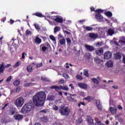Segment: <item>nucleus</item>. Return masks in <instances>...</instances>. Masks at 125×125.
Returning a JSON list of instances; mask_svg holds the SVG:
<instances>
[{
    "label": "nucleus",
    "mask_w": 125,
    "mask_h": 125,
    "mask_svg": "<svg viewBox=\"0 0 125 125\" xmlns=\"http://www.w3.org/2000/svg\"><path fill=\"white\" fill-rule=\"evenodd\" d=\"M46 95L44 92H37L33 98V101L35 105L37 107L43 106L45 102Z\"/></svg>",
    "instance_id": "f257e3e1"
},
{
    "label": "nucleus",
    "mask_w": 125,
    "mask_h": 125,
    "mask_svg": "<svg viewBox=\"0 0 125 125\" xmlns=\"http://www.w3.org/2000/svg\"><path fill=\"white\" fill-rule=\"evenodd\" d=\"M59 113H60L62 116H68L70 115L71 110L68 106H62L59 109Z\"/></svg>",
    "instance_id": "f03ea898"
},
{
    "label": "nucleus",
    "mask_w": 125,
    "mask_h": 125,
    "mask_svg": "<svg viewBox=\"0 0 125 125\" xmlns=\"http://www.w3.org/2000/svg\"><path fill=\"white\" fill-rule=\"evenodd\" d=\"M32 104L27 103L26 104L21 108V113L22 114H27L28 112H30L32 110Z\"/></svg>",
    "instance_id": "7ed1b4c3"
},
{
    "label": "nucleus",
    "mask_w": 125,
    "mask_h": 125,
    "mask_svg": "<svg viewBox=\"0 0 125 125\" xmlns=\"http://www.w3.org/2000/svg\"><path fill=\"white\" fill-rule=\"evenodd\" d=\"M50 88L51 89H55V91H59V90H66V91H68L69 90V87L67 85H65L64 86L62 85L57 86V85H53L51 86Z\"/></svg>",
    "instance_id": "20e7f679"
},
{
    "label": "nucleus",
    "mask_w": 125,
    "mask_h": 125,
    "mask_svg": "<svg viewBox=\"0 0 125 125\" xmlns=\"http://www.w3.org/2000/svg\"><path fill=\"white\" fill-rule=\"evenodd\" d=\"M14 104L18 108L22 107L24 104V99L21 97L18 98L15 100Z\"/></svg>",
    "instance_id": "39448f33"
},
{
    "label": "nucleus",
    "mask_w": 125,
    "mask_h": 125,
    "mask_svg": "<svg viewBox=\"0 0 125 125\" xmlns=\"http://www.w3.org/2000/svg\"><path fill=\"white\" fill-rule=\"evenodd\" d=\"M11 64H7L4 66V62H1L0 64V74H3L4 72V70H5V68H8V67H10Z\"/></svg>",
    "instance_id": "423d86ee"
},
{
    "label": "nucleus",
    "mask_w": 125,
    "mask_h": 125,
    "mask_svg": "<svg viewBox=\"0 0 125 125\" xmlns=\"http://www.w3.org/2000/svg\"><path fill=\"white\" fill-rule=\"evenodd\" d=\"M55 17V18L54 19V21H55V22H56V23H63V18L59 17V16H56Z\"/></svg>",
    "instance_id": "0eeeda50"
},
{
    "label": "nucleus",
    "mask_w": 125,
    "mask_h": 125,
    "mask_svg": "<svg viewBox=\"0 0 125 125\" xmlns=\"http://www.w3.org/2000/svg\"><path fill=\"white\" fill-rule=\"evenodd\" d=\"M103 52H104V50L102 48H99L95 50V53L98 56H101L103 54Z\"/></svg>",
    "instance_id": "6e6552de"
},
{
    "label": "nucleus",
    "mask_w": 125,
    "mask_h": 125,
    "mask_svg": "<svg viewBox=\"0 0 125 125\" xmlns=\"http://www.w3.org/2000/svg\"><path fill=\"white\" fill-rule=\"evenodd\" d=\"M112 57V53L110 51H107L104 54V59L108 60Z\"/></svg>",
    "instance_id": "1a4fd4ad"
},
{
    "label": "nucleus",
    "mask_w": 125,
    "mask_h": 125,
    "mask_svg": "<svg viewBox=\"0 0 125 125\" xmlns=\"http://www.w3.org/2000/svg\"><path fill=\"white\" fill-rule=\"evenodd\" d=\"M85 48L87 51H89L90 52H92V51H93L95 49V48L93 46L90 45H85Z\"/></svg>",
    "instance_id": "9d476101"
},
{
    "label": "nucleus",
    "mask_w": 125,
    "mask_h": 125,
    "mask_svg": "<svg viewBox=\"0 0 125 125\" xmlns=\"http://www.w3.org/2000/svg\"><path fill=\"white\" fill-rule=\"evenodd\" d=\"M89 37L92 40H96L98 38V34L94 33H90L89 34Z\"/></svg>",
    "instance_id": "9b49d317"
},
{
    "label": "nucleus",
    "mask_w": 125,
    "mask_h": 125,
    "mask_svg": "<svg viewBox=\"0 0 125 125\" xmlns=\"http://www.w3.org/2000/svg\"><path fill=\"white\" fill-rule=\"evenodd\" d=\"M90 10L91 12L95 11L96 13H103V12H104V10L101 9H98L95 10V8H94V7H91L90 8Z\"/></svg>",
    "instance_id": "f8f14e48"
},
{
    "label": "nucleus",
    "mask_w": 125,
    "mask_h": 125,
    "mask_svg": "<svg viewBox=\"0 0 125 125\" xmlns=\"http://www.w3.org/2000/svg\"><path fill=\"white\" fill-rule=\"evenodd\" d=\"M96 104L98 110L102 111V105H101V103H100V100H96Z\"/></svg>",
    "instance_id": "ddd939ff"
},
{
    "label": "nucleus",
    "mask_w": 125,
    "mask_h": 125,
    "mask_svg": "<svg viewBox=\"0 0 125 125\" xmlns=\"http://www.w3.org/2000/svg\"><path fill=\"white\" fill-rule=\"evenodd\" d=\"M98 14H96L95 18L98 21H101L103 20V17L100 14V13H97Z\"/></svg>",
    "instance_id": "4468645a"
},
{
    "label": "nucleus",
    "mask_w": 125,
    "mask_h": 125,
    "mask_svg": "<svg viewBox=\"0 0 125 125\" xmlns=\"http://www.w3.org/2000/svg\"><path fill=\"white\" fill-rule=\"evenodd\" d=\"M78 86L80 87V88H82L83 89H86V88H87V85L83 83H79Z\"/></svg>",
    "instance_id": "2eb2a0df"
},
{
    "label": "nucleus",
    "mask_w": 125,
    "mask_h": 125,
    "mask_svg": "<svg viewBox=\"0 0 125 125\" xmlns=\"http://www.w3.org/2000/svg\"><path fill=\"white\" fill-rule=\"evenodd\" d=\"M99 81H101V78L99 76L97 77V79L96 78L92 79V82L96 84H99Z\"/></svg>",
    "instance_id": "dca6fc26"
},
{
    "label": "nucleus",
    "mask_w": 125,
    "mask_h": 125,
    "mask_svg": "<svg viewBox=\"0 0 125 125\" xmlns=\"http://www.w3.org/2000/svg\"><path fill=\"white\" fill-rule=\"evenodd\" d=\"M14 118L15 120H16V121H20L21 120H22V119H23V115L20 114H17L16 115H15L14 116Z\"/></svg>",
    "instance_id": "f3484780"
},
{
    "label": "nucleus",
    "mask_w": 125,
    "mask_h": 125,
    "mask_svg": "<svg viewBox=\"0 0 125 125\" xmlns=\"http://www.w3.org/2000/svg\"><path fill=\"white\" fill-rule=\"evenodd\" d=\"M32 15H34V16H37V17H39L40 18H42V17H44L42 13L40 12H36L32 14Z\"/></svg>",
    "instance_id": "a211bd4d"
},
{
    "label": "nucleus",
    "mask_w": 125,
    "mask_h": 125,
    "mask_svg": "<svg viewBox=\"0 0 125 125\" xmlns=\"http://www.w3.org/2000/svg\"><path fill=\"white\" fill-rule=\"evenodd\" d=\"M40 48L41 49L42 51V52H46V50H47V47L44 46V44H42L40 46Z\"/></svg>",
    "instance_id": "6ab92c4d"
},
{
    "label": "nucleus",
    "mask_w": 125,
    "mask_h": 125,
    "mask_svg": "<svg viewBox=\"0 0 125 125\" xmlns=\"http://www.w3.org/2000/svg\"><path fill=\"white\" fill-rule=\"evenodd\" d=\"M109 111L112 115H114V114H116V113H117V108L110 107L109 108Z\"/></svg>",
    "instance_id": "aec40b11"
},
{
    "label": "nucleus",
    "mask_w": 125,
    "mask_h": 125,
    "mask_svg": "<svg viewBox=\"0 0 125 125\" xmlns=\"http://www.w3.org/2000/svg\"><path fill=\"white\" fill-rule=\"evenodd\" d=\"M115 59H116V60L122 59V55H121V53L119 52L116 53V54H115Z\"/></svg>",
    "instance_id": "412c9836"
},
{
    "label": "nucleus",
    "mask_w": 125,
    "mask_h": 125,
    "mask_svg": "<svg viewBox=\"0 0 125 125\" xmlns=\"http://www.w3.org/2000/svg\"><path fill=\"white\" fill-rule=\"evenodd\" d=\"M107 35L109 36H112L115 34V31L112 29H109L107 31Z\"/></svg>",
    "instance_id": "4be33fe9"
},
{
    "label": "nucleus",
    "mask_w": 125,
    "mask_h": 125,
    "mask_svg": "<svg viewBox=\"0 0 125 125\" xmlns=\"http://www.w3.org/2000/svg\"><path fill=\"white\" fill-rule=\"evenodd\" d=\"M35 42L37 44H40L42 42V39L38 37H36L35 39Z\"/></svg>",
    "instance_id": "5701e85b"
},
{
    "label": "nucleus",
    "mask_w": 125,
    "mask_h": 125,
    "mask_svg": "<svg viewBox=\"0 0 125 125\" xmlns=\"http://www.w3.org/2000/svg\"><path fill=\"white\" fill-rule=\"evenodd\" d=\"M106 66L108 68H110V67H113V61H108L106 62Z\"/></svg>",
    "instance_id": "b1692460"
},
{
    "label": "nucleus",
    "mask_w": 125,
    "mask_h": 125,
    "mask_svg": "<svg viewBox=\"0 0 125 125\" xmlns=\"http://www.w3.org/2000/svg\"><path fill=\"white\" fill-rule=\"evenodd\" d=\"M93 121H94L93 119H92V118L91 117H89L87 120V122L88 124H89L90 125H94V123H93Z\"/></svg>",
    "instance_id": "393cba45"
},
{
    "label": "nucleus",
    "mask_w": 125,
    "mask_h": 125,
    "mask_svg": "<svg viewBox=\"0 0 125 125\" xmlns=\"http://www.w3.org/2000/svg\"><path fill=\"white\" fill-rule=\"evenodd\" d=\"M83 100H88V102H91L93 100V98L91 96H87L86 98H83Z\"/></svg>",
    "instance_id": "a878e982"
},
{
    "label": "nucleus",
    "mask_w": 125,
    "mask_h": 125,
    "mask_svg": "<svg viewBox=\"0 0 125 125\" xmlns=\"http://www.w3.org/2000/svg\"><path fill=\"white\" fill-rule=\"evenodd\" d=\"M83 29H85L86 31H92V30H93V27L85 26V25H83Z\"/></svg>",
    "instance_id": "bb28decb"
},
{
    "label": "nucleus",
    "mask_w": 125,
    "mask_h": 125,
    "mask_svg": "<svg viewBox=\"0 0 125 125\" xmlns=\"http://www.w3.org/2000/svg\"><path fill=\"white\" fill-rule=\"evenodd\" d=\"M61 29V28L60 27V26H55L54 29V33L56 34V33H57V32H59Z\"/></svg>",
    "instance_id": "cd10ccee"
},
{
    "label": "nucleus",
    "mask_w": 125,
    "mask_h": 125,
    "mask_svg": "<svg viewBox=\"0 0 125 125\" xmlns=\"http://www.w3.org/2000/svg\"><path fill=\"white\" fill-rule=\"evenodd\" d=\"M60 43L61 45L65 44L66 43V40H65V38H63L60 40Z\"/></svg>",
    "instance_id": "c85d7f7f"
},
{
    "label": "nucleus",
    "mask_w": 125,
    "mask_h": 125,
    "mask_svg": "<svg viewBox=\"0 0 125 125\" xmlns=\"http://www.w3.org/2000/svg\"><path fill=\"white\" fill-rule=\"evenodd\" d=\"M83 73L84 76H85V77H89V75L88 74V70L84 69Z\"/></svg>",
    "instance_id": "c756f323"
},
{
    "label": "nucleus",
    "mask_w": 125,
    "mask_h": 125,
    "mask_svg": "<svg viewBox=\"0 0 125 125\" xmlns=\"http://www.w3.org/2000/svg\"><path fill=\"white\" fill-rule=\"evenodd\" d=\"M26 69L27 72H29V73H31V72H33V67H32V66L31 65L28 66Z\"/></svg>",
    "instance_id": "7c9ffc66"
},
{
    "label": "nucleus",
    "mask_w": 125,
    "mask_h": 125,
    "mask_svg": "<svg viewBox=\"0 0 125 125\" xmlns=\"http://www.w3.org/2000/svg\"><path fill=\"white\" fill-rule=\"evenodd\" d=\"M104 14L106 16H107V17H111L112 15H113L111 12H105Z\"/></svg>",
    "instance_id": "2f4dec72"
},
{
    "label": "nucleus",
    "mask_w": 125,
    "mask_h": 125,
    "mask_svg": "<svg viewBox=\"0 0 125 125\" xmlns=\"http://www.w3.org/2000/svg\"><path fill=\"white\" fill-rule=\"evenodd\" d=\"M14 85L15 86H18V85H19V84H20V81L19 80H16L14 82Z\"/></svg>",
    "instance_id": "473e14b6"
},
{
    "label": "nucleus",
    "mask_w": 125,
    "mask_h": 125,
    "mask_svg": "<svg viewBox=\"0 0 125 125\" xmlns=\"http://www.w3.org/2000/svg\"><path fill=\"white\" fill-rule=\"evenodd\" d=\"M94 61L96 62V63H98V64H99L100 62H102V60L99 59L98 57L94 58Z\"/></svg>",
    "instance_id": "72a5a7b5"
},
{
    "label": "nucleus",
    "mask_w": 125,
    "mask_h": 125,
    "mask_svg": "<svg viewBox=\"0 0 125 125\" xmlns=\"http://www.w3.org/2000/svg\"><path fill=\"white\" fill-rule=\"evenodd\" d=\"M72 96H77V95L75 94H70V99H69V100H70V101H74V100H75V99L72 98Z\"/></svg>",
    "instance_id": "f704fd0d"
},
{
    "label": "nucleus",
    "mask_w": 125,
    "mask_h": 125,
    "mask_svg": "<svg viewBox=\"0 0 125 125\" xmlns=\"http://www.w3.org/2000/svg\"><path fill=\"white\" fill-rule=\"evenodd\" d=\"M34 26L35 27V29H36V30H37L38 31H40V30H41V27H40V26H39L38 24L34 23Z\"/></svg>",
    "instance_id": "c9c22d12"
},
{
    "label": "nucleus",
    "mask_w": 125,
    "mask_h": 125,
    "mask_svg": "<svg viewBox=\"0 0 125 125\" xmlns=\"http://www.w3.org/2000/svg\"><path fill=\"white\" fill-rule=\"evenodd\" d=\"M21 62H17L13 66V68H17V67H19L21 65Z\"/></svg>",
    "instance_id": "e433bc0d"
},
{
    "label": "nucleus",
    "mask_w": 125,
    "mask_h": 125,
    "mask_svg": "<svg viewBox=\"0 0 125 125\" xmlns=\"http://www.w3.org/2000/svg\"><path fill=\"white\" fill-rule=\"evenodd\" d=\"M52 109L54 111H58V110H59V107H58V106L56 105H54L53 106V108Z\"/></svg>",
    "instance_id": "4c0bfd02"
},
{
    "label": "nucleus",
    "mask_w": 125,
    "mask_h": 125,
    "mask_svg": "<svg viewBox=\"0 0 125 125\" xmlns=\"http://www.w3.org/2000/svg\"><path fill=\"white\" fill-rule=\"evenodd\" d=\"M41 120L42 121V122H43L44 123H45V122H46V121H47V117L46 116H43L41 119Z\"/></svg>",
    "instance_id": "58836bf2"
},
{
    "label": "nucleus",
    "mask_w": 125,
    "mask_h": 125,
    "mask_svg": "<svg viewBox=\"0 0 125 125\" xmlns=\"http://www.w3.org/2000/svg\"><path fill=\"white\" fill-rule=\"evenodd\" d=\"M41 80L43 82H49V80L46 78V77H42Z\"/></svg>",
    "instance_id": "ea45409f"
},
{
    "label": "nucleus",
    "mask_w": 125,
    "mask_h": 125,
    "mask_svg": "<svg viewBox=\"0 0 125 125\" xmlns=\"http://www.w3.org/2000/svg\"><path fill=\"white\" fill-rule=\"evenodd\" d=\"M49 38L50 40L53 41V42H56V39H55V37H54V36L51 35L50 36Z\"/></svg>",
    "instance_id": "a19ab883"
},
{
    "label": "nucleus",
    "mask_w": 125,
    "mask_h": 125,
    "mask_svg": "<svg viewBox=\"0 0 125 125\" xmlns=\"http://www.w3.org/2000/svg\"><path fill=\"white\" fill-rule=\"evenodd\" d=\"M36 67L37 68H41V67H42V62L37 63L36 64Z\"/></svg>",
    "instance_id": "79ce46f5"
},
{
    "label": "nucleus",
    "mask_w": 125,
    "mask_h": 125,
    "mask_svg": "<svg viewBox=\"0 0 125 125\" xmlns=\"http://www.w3.org/2000/svg\"><path fill=\"white\" fill-rule=\"evenodd\" d=\"M11 79H12V76H11L8 77L6 80V83H9L11 81Z\"/></svg>",
    "instance_id": "37998d69"
},
{
    "label": "nucleus",
    "mask_w": 125,
    "mask_h": 125,
    "mask_svg": "<svg viewBox=\"0 0 125 125\" xmlns=\"http://www.w3.org/2000/svg\"><path fill=\"white\" fill-rule=\"evenodd\" d=\"M66 40L67 44H69L72 42V41H71V39H70V38H66Z\"/></svg>",
    "instance_id": "c03bdc74"
},
{
    "label": "nucleus",
    "mask_w": 125,
    "mask_h": 125,
    "mask_svg": "<svg viewBox=\"0 0 125 125\" xmlns=\"http://www.w3.org/2000/svg\"><path fill=\"white\" fill-rule=\"evenodd\" d=\"M32 84H33L32 83H27L24 84V86H25V87H27V86H31Z\"/></svg>",
    "instance_id": "a18cd8bd"
},
{
    "label": "nucleus",
    "mask_w": 125,
    "mask_h": 125,
    "mask_svg": "<svg viewBox=\"0 0 125 125\" xmlns=\"http://www.w3.org/2000/svg\"><path fill=\"white\" fill-rule=\"evenodd\" d=\"M81 105H83V106H85V103L83 102H80L78 104V107H81Z\"/></svg>",
    "instance_id": "49530a36"
},
{
    "label": "nucleus",
    "mask_w": 125,
    "mask_h": 125,
    "mask_svg": "<svg viewBox=\"0 0 125 125\" xmlns=\"http://www.w3.org/2000/svg\"><path fill=\"white\" fill-rule=\"evenodd\" d=\"M59 83L61 84H63V83H65V81H64V80H63V79H60L59 81Z\"/></svg>",
    "instance_id": "de8ad7c7"
},
{
    "label": "nucleus",
    "mask_w": 125,
    "mask_h": 125,
    "mask_svg": "<svg viewBox=\"0 0 125 125\" xmlns=\"http://www.w3.org/2000/svg\"><path fill=\"white\" fill-rule=\"evenodd\" d=\"M62 77H63V78H65V79H68V78H69V75H68L66 73H63L62 74Z\"/></svg>",
    "instance_id": "09e8293b"
},
{
    "label": "nucleus",
    "mask_w": 125,
    "mask_h": 125,
    "mask_svg": "<svg viewBox=\"0 0 125 125\" xmlns=\"http://www.w3.org/2000/svg\"><path fill=\"white\" fill-rule=\"evenodd\" d=\"M76 79H77V80H80V81H82L83 78V77H82L81 76L78 75L76 76Z\"/></svg>",
    "instance_id": "8fccbe9b"
},
{
    "label": "nucleus",
    "mask_w": 125,
    "mask_h": 125,
    "mask_svg": "<svg viewBox=\"0 0 125 125\" xmlns=\"http://www.w3.org/2000/svg\"><path fill=\"white\" fill-rule=\"evenodd\" d=\"M118 42L119 43H123V44H125V40H119Z\"/></svg>",
    "instance_id": "3c124183"
},
{
    "label": "nucleus",
    "mask_w": 125,
    "mask_h": 125,
    "mask_svg": "<svg viewBox=\"0 0 125 125\" xmlns=\"http://www.w3.org/2000/svg\"><path fill=\"white\" fill-rule=\"evenodd\" d=\"M96 46H101L102 45V43L101 42H98L96 43Z\"/></svg>",
    "instance_id": "603ef678"
},
{
    "label": "nucleus",
    "mask_w": 125,
    "mask_h": 125,
    "mask_svg": "<svg viewBox=\"0 0 125 125\" xmlns=\"http://www.w3.org/2000/svg\"><path fill=\"white\" fill-rule=\"evenodd\" d=\"M40 113H44V114H46L47 113V109H43L40 111Z\"/></svg>",
    "instance_id": "864d4df0"
},
{
    "label": "nucleus",
    "mask_w": 125,
    "mask_h": 125,
    "mask_svg": "<svg viewBox=\"0 0 125 125\" xmlns=\"http://www.w3.org/2000/svg\"><path fill=\"white\" fill-rule=\"evenodd\" d=\"M102 125L101 121H97L95 124V125Z\"/></svg>",
    "instance_id": "5fc2aeb1"
},
{
    "label": "nucleus",
    "mask_w": 125,
    "mask_h": 125,
    "mask_svg": "<svg viewBox=\"0 0 125 125\" xmlns=\"http://www.w3.org/2000/svg\"><path fill=\"white\" fill-rule=\"evenodd\" d=\"M7 106H8V104H6L1 109V110H2V111H3V110H4V109H5V107H7Z\"/></svg>",
    "instance_id": "6e6d98bb"
},
{
    "label": "nucleus",
    "mask_w": 125,
    "mask_h": 125,
    "mask_svg": "<svg viewBox=\"0 0 125 125\" xmlns=\"http://www.w3.org/2000/svg\"><path fill=\"white\" fill-rule=\"evenodd\" d=\"M11 115H14L15 113H16V110L15 109H12L11 111Z\"/></svg>",
    "instance_id": "4d7b16f0"
},
{
    "label": "nucleus",
    "mask_w": 125,
    "mask_h": 125,
    "mask_svg": "<svg viewBox=\"0 0 125 125\" xmlns=\"http://www.w3.org/2000/svg\"><path fill=\"white\" fill-rule=\"evenodd\" d=\"M82 123H83V119H79L78 120V124H79V125H81V124H82Z\"/></svg>",
    "instance_id": "13d9d810"
},
{
    "label": "nucleus",
    "mask_w": 125,
    "mask_h": 125,
    "mask_svg": "<svg viewBox=\"0 0 125 125\" xmlns=\"http://www.w3.org/2000/svg\"><path fill=\"white\" fill-rule=\"evenodd\" d=\"M26 35H31V31H30L29 30H27L26 31Z\"/></svg>",
    "instance_id": "bf43d9fd"
},
{
    "label": "nucleus",
    "mask_w": 125,
    "mask_h": 125,
    "mask_svg": "<svg viewBox=\"0 0 125 125\" xmlns=\"http://www.w3.org/2000/svg\"><path fill=\"white\" fill-rule=\"evenodd\" d=\"M63 33H64V34H66V35H70V34H71L70 32H69L67 30H63Z\"/></svg>",
    "instance_id": "052dcab7"
},
{
    "label": "nucleus",
    "mask_w": 125,
    "mask_h": 125,
    "mask_svg": "<svg viewBox=\"0 0 125 125\" xmlns=\"http://www.w3.org/2000/svg\"><path fill=\"white\" fill-rule=\"evenodd\" d=\"M21 90V89H20V88L17 87V88L16 89V93H18V92H19V91H20Z\"/></svg>",
    "instance_id": "680f3d73"
},
{
    "label": "nucleus",
    "mask_w": 125,
    "mask_h": 125,
    "mask_svg": "<svg viewBox=\"0 0 125 125\" xmlns=\"http://www.w3.org/2000/svg\"><path fill=\"white\" fill-rule=\"evenodd\" d=\"M25 52H23L21 56V59H25Z\"/></svg>",
    "instance_id": "e2e57ef3"
},
{
    "label": "nucleus",
    "mask_w": 125,
    "mask_h": 125,
    "mask_svg": "<svg viewBox=\"0 0 125 125\" xmlns=\"http://www.w3.org/2000/svg\"><path fill=\"white\" fill-rule=\"evenodd\" d=\"M113 88H114V89H118L119 88V86L118 85H113L112 86Z\"/></svg>",
    "instance_id": "0e129e2a"
},
{
    "label": "nucleus",
    "mask_w": 125,
    "mask_h": 125,
    "mask_svg": "<svg viewBox=\"0 0 125 125\" xmlns=\"http://www.w3.org/2000/svg\"><path fill=\"white\" fill-rule=\"evenodd\" d=\"M114 43L116 44V45H117L118 46H120V44H119V43L117 41H114Z\"/></svg>",
    "instance_id": "69168bd1"
},
{
    "label": "nucleus",
    "mask_w": 125,
    "mask_h": 125,
    "mask_svg": "<svg viewBox=\"0 0 125 125\" xmlns=\"http://www.w3.org/2000/svg\"><path fill=\"white\" fill-rule=\"evenodd\" d=\"M62 38H63V36L61 34H60L58 35V39H62Z\"/></svg>",
    "instance_id": "338daca9"
},
{
    "label": "nucleus",
    "mask_w": 125,
    "mask_h": 125,
    "mask_svg": "<svg viewBox=\"0 0 125 125\" xmlns=\"http://www.w3.org/2000/svg\"><path fill=\"white\" fill-rule=\"evenodd\" d=\"M69 86H70L71 87V89H74V87L73 86V84H69Z\"/></svg>",
    "instance_id": "774afa93"
}]
</instances>
